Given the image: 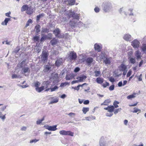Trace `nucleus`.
I'll return each instance as SVG.
<instances>
[{"mask_svg":"<svg viewBox=\"0 0 146 146\" xmlns=\"http://www.w3.org/2000/svg\"><path fill=\"white\" fill-rule=\"evenodd\" d=\"M48 54L47 50H43L42 51L41 55H40L41 59L44 63L46 62L48 60Z\"/></svg>","mask_w":146,"mask_h":146,"instance_id":"f257e3e1","label":"nucleus"},{"mask_svg":"<svg viewBox=\"0 0 146 146\" xmlns=\"http://www.w3.org/2000/svg\"><path fill=\"white\" fill-rule=\"evenodd\" d=\"M103 9L105 12H108L111 9V6L110 3L108 2H105L102 5Z\"/></svg>","mask_w":146,"mask_h":146,"instance_id":"f03ea898","label":"nucleus"},{"mask_svg":"<svg viewBox=\"0 0 146 146\" xmlns=\"http://www.w3.org/2000/svg\"><path fill=\"white\" fill-rule=\"evenodd\" d=\"M69 17H73V18L78 19L79 18L78 16L76 14L74 13V12H72L71 11H68L66 13Z\"/></svg>","mask_w":146,"mask_h":146,"instance_id":"7ed1b4c3","label":"nucleus"},{"mask_svg":"<svg viewBox=\"0 0 146 146\" xmlns=\"http://www.w3.org/2000/svg\"><path fill=\"white\" fill-rule=\"evenodd\" d=\"M49 99L51 100L50 102L49 103V104H53L56 103L58 102L59 100L58 97L56 96H50L49 98Z\"/></svg>","mask_w":146,"mask_h":146,"instance_id":"20e7f679","label":"nucleus"},{"mask_svg":"<svg viewBox=\"0 0 146 146\" xmlns=\"http://www.w3.org/2000/svg\"><path fill=\"white\" fill-rule=\"evenodd\" d=\"M57 126L54 125L52 126H49L48 125H44V127L46 129L50 131H55L57 129L56 128Z\"/></svg>","mask_w":146,"mask_h":146,"instance_id":"39448f33","label":"nucleus"},{"mask_svg":"<svg viewBox=\"0 0 146 146\" xmlns=\"http://www.w3.org/2000/svg\"><path fill=\"white\" fill-rule=\"evenodd\" d=\"M140 42L137 39L133 40L131 43V45L134 48H138L139 46Z\"/></svg>","mask_w":146,"mask_h":146,"instance_id":"423d86ee","label":"nucleus"},{"mask_svg":"<svg viewBox=\"0 0 146 146\" xmlns=\"http://www.w3.org/2000/svg\"><path fill=\"white\" fill-rule=\"evenodd\" d=\"M76 54L74 51L70 52L69 55V59L70 60H75L76 58Z\"/></svg>","mask_w":146,"mask_h":146,"instance_id":"0eeeda50","label":"nucleus"},{"mask_svg":"<svg viewBox=\"0 0 146 146\" xmlns=\"http://www.w3.org/2000/svg\"><path fill=\"white\" fill-rule=\"evenodd\" d=\"M76 79L77 80H74L72 82L71 84H72L82 82V75H81L80 76L78 77Z\"/></svg>","mask_w":146,"mask_h":146,"instance_id":"6e6552de","label":"nucleus"},{"mask_svg":"<svg viewBox=\"0 0 146 146\" xmlns=\"http://www.w3.org/2000/svg\"><path fill=\"white\" fill-rule=\"evenodd\" d=\"M93 61L94 59L92 57H89L87 58L86 59V62L87 65L89 66H91V63L93 62Z\"/></svg>","mask_w":146,"mask_h":146,"instance_id":"1a4fd4ad","label":"nucleus"},{"mask_svg":"<svg viewBox=\"0 0 146 146\" xmlns=\"http://www.w3.org/2000/svg\"><path fill=\"white\" fill-rule=\"evenodd\" d=\"M141 54V52L139 50H137L135 52V55L137 60L141 59L142 57Z\"/></svg>","mask_w":146,"mask_h":146,"instance_id":"9d476101","label":"nucleus"},{"mask_svg":"<svg viewBox=\"0 0 146 146\" xmlns=\"http://www.w3.org/2000/svg\"><path fill=\"white\" fill-rule=\"evenodd\" d=\"M88 84L86 83L83 84V88L84 89L85 92H89L90 90V88L89 86H87Z\"/></svg>","mask_w":146,"mask_h":146,"instance_id":"9b49d317","label":"nucleus"},{"mask_svg":"<svg viewBox=\"0 0 146 146\" xmlns=\"http://www.w3.org/2000/svg\"><path fill=\"white\" fill-rule=\"evenodd\" d=\"M54 34L55 35V36L58 38H60L59 36V34L60 33V30L58 28H57L55 29L53 31Z\"/></svg>","mask_w":146,"mask_h":146,"instance_id":"f8f14e48","label":"nucleus"},{"mask_svg":"<svg viewBox=\"0 0 146 146\" xmlns=\"http://www.w3.org/2000/svg\"><path fill=\"white\" fill-rule=\"evenodd\" d=\"M119 69L120 71H124L125 70L127 71V66L123 64H121L120 66Z\"/></svg>","mask_w":146,"mask_h":146,"instance_id":"ddd939ff","label":"nucleus"},{"mask_svg":"<svg viewBox=\"0 0 146 146\" xmlns=\"http://www.w3.org/2000/svg\"><path fill=\"white\" fill-rule=\"evenodd\" d=\"M103 137H101L100 141V146H106V142L104 140Z\"/></svg>","mask_w":146,"mask_h":146,"instance_id":"4468645a","label":"nucleus"},{"mask_svg":"<svg viewBox=\"0 0 146 146\" xmlns=\"http://www.w3.org/2000/svg\"><path fill=\"white\" fill-rule=\"evenodd\" d=\"M63 60L62 58H59L56 60L55 62L56 66H59L61 65L62 63Z\"/></svg>","mask_w":146,"mask_h":146,"instance_id":"2eb2a0df","label":"nucleus"},{"mask_svg":"<svg viewBox=\"0 0 146 146\" xmlns=\"http://www.w3.org/2000/svg\"><path fill=\"white\" fill-rule=\"evenodd\" d=\"M30 71L29 68L27 67H25L23 68L22 72L23 73H29Z\"/></svg>","mask_w":146,"mask_h":146,"instance_id":"dca6fc26","label":"nucleus"},{"mask_svg":"<svg viewBox=\"0 0 146 146\" xmlns=\"http://www.w3.org/2000/svg\"><path fill=\"white\" fill-rule=\"evenodd\" d=\"M75 75L73 74H70L67 75L66 77V80H70L73 78Z\"/></svg>","mask_w":146,"mask_h":146,"instance_id":"f3484780","label":"nucleus"},{"mask_svg":"<svg viewBox=\"0 0 146 146\" xmlns=\"http://www.w3.org/2000/svg\"><path fill=\"white\" fill-rule=\"evenodd\" d=\"M104 79L102 78L98 77L96 79V82L99 84H102L104 81Z\"/></svg>","mask_w":146,"mask_h":146,"instance_id":"a211bd4d","label":"nucleus"},{"mask_svg":"<svg viewBox=\"0 0 146 146\" xmlns=\"http://www.w3.org/2000/svg\"><path fill=\"white\" fill-rule=\"evenodd\" d=\"M10 20V18H6L4 21L2 22L1 24L3 25H7L8 22Z\"/></svg>","mask_w":146,"mask_h":146,"instance_id":"6ab92c4d","label":"nucleus"},{"mask_svg":"<svg viewBox=\"0 0 146 146\" xmlns=\"http://www.w3.org/2000/svg\"><path fill=\"white\" fill-rule=\"evenodd\" d=\"M33 9L32 7H29L27 11V13L28 15H31L33 13Z\"/></svg>","mask_w":146,"mask_h":146,"instance_id":"aec40b11","label":"nucleus"},{"mask_svg":"<svg viewBox=\"0 0 146 146\" xmlns=\"http://www.w3.org/2000/svg\"><path fill=\"white\" fill-rule=\"evenodd\" d=\"M111 58H105L104 60V62L106 64H109L111 63Z\"/></svg>","mask_w":146,"mask_h":146,"instance_id":"412c9836","label":"nucleus"},{"mask_svg":"<svg viewBox=\"0 0 146 146\" xmlns=\"http://www.w3.org/2000/svg\"><path fill=\"white\" fill-rule=\"evenodd\" d=\"M25 60H23L21 63H19L18 65V66L20 68H23L25 67L26 64H25Z\"/></svg>","mask_w":146,"mask_h":146,"instance_id":"4be33fe9","label":"nucleus"},{"mask_svg":"<svg viewBox=\"0 0 146 146\" xmlns=\"http://www.w3.org/2000/svg\"><path fill=\"white\" fill-rule=\"evenodd\" d=\"M49 82L48 81H44L42 84L43 86H44V89L47 88L48 87L49 85Z\"/></svg>","mask_w":146,"mask_h":146,"instance_id":"5701e85b","label":"nucleus"},{"mask_svg":"<svg viewBox=\"0 0 146 146\" xmlns=\"http://www.w3.org/2000/svg\"><path fill=\"white\" fill-rule=\"evenodd\" d=\"M58 42V40L55 38H53L52 40H51L50 43L52 45H56L57 43Z\"/></svg>","mask_w":146,"mask_h":146,"instance_id":"b1692460","label":"nucleus"},{"mask_svg":"<svg viewBox=\"0 0 146 146\" xmlns=\"http://www.w3.org/2000/svg\"><path fill=\"white\" fill-rule=\"evenodd\" d=\"M131 38V36L128 34L125 35L123 37L124 39L127 41L129 40H130Z\"/></svg>","mask_w":146,"mask_h":146,"instance_id":"393cba45","label":"nucleus"},{"mask_svg":"<svg viewBox=\"0 0 146 146\" xmlns=\"http://www.w3.org/2000/svg\"><path fill=\"white\" fill-rule=\"evenodd\" d=\"M129 60V62L131 64H133L135 62V58H133L132 57H130L128 58Z\"/></svg>","mask_w":146,"mask_h":146,"instance_id":"a878e982","label":"nucleus"},{"mask_svg":"<svg viewBox=\"0 0 146 146\" xmlns=\"http://www.w3.org/2000/svg\"><path fill=\"white\" fill-rule=\"evenodd\" d=\"M44 89V86H42L40 87L36 88L35 90L38 92H40Z\"/></svg>","mask_w":146,"mask_h":146,"instance_id":"bb28decb","label":"nucleus"},{"mask_svg":"<svg viewBox=\"0 0 146 146\" xmlns=\"http://www.w3.org/2000/svg\"><path fill=\"white\" fill-rule=\"evenodd\" d=\"M29 7L27 5H23L21 7V11H24L26 10H27Z\"/></svg>","mask_w":146,"mask_h":146,"instance_id":"cd10ccee","label":"nucleus"},{"mask_svg":"<svg viewBox=\"0 0 146 146\" xmlns=\"http://www.w3.org/2000/svg\"><path fill=\"white\" fill-rule=\"evenodd\" d=\"M94 48L95 49L98 51L99 52L100 51V47L98 44H96L94 45Z\"/></svg>","mask_w":146,"mask_h":146,"instance_id":"c85d7f7f","label":"nucleus"},{"mask_svg":"<svg viewBox=\"0 0 146 146\" xmlns=\"http://www.w3.org/2000/svg\"><path fill=\"white\" fill-rule=\"evenodd\" d=\"M137 94L136 93H134L132 95H129L127 96V98L128 99H131L132 98H134L135 97V95Z\"/></svg>","mask_w":146,"mask_h":146,"instance_id":"c756f323","label":"nucleus"},{"mask_svg":"<svg viewBox=\"0 0 146 146\" xmlns=\"http://www.w3.org/2000/svg\"><path fill=\"white\" fill-rule=\"evenodd\" d=\"M110 101L109 100H105L103 103L101 104V105H107L108 104L110 103Z\"/></svg>","mask_w":146,"mask_h":146,"instance_id":"7c9ffc66","label":"nucleus"},{"mask_svg":"<svg viewBox=\"0 0 146 146\" xmlns=\"http://www.w3.org/2000/svg\"><path fill=\"white\" fill-rule=\"evenodd\" d=\"M74 133L70 131H66L65 135H69L71 136H74Z\"/></svg>","mask_w":146,"mask_h":146,"instance_id":"2f4dec72","label":"nucleus"},{"mask_svg":"<svg viewBox=\"0 0 146 146\" xmlns=\"http://www.w3.org/2000/svg\"><path fill=\"white\" fill-rule=\"evenodd\" d=\"M6 114L3 115L2 113L0 111V118L4 121L6 118Z\"/></svg>","mask_w":146,"mask_h":146,"instance_id":"473e14b6","label":"nucleus"},{"mask_svg":"<svg viewBox=\"0 0 146 146\" xmlns=\"http://www.w3.org/2000/svg\"><path fill=\"white\" fill-rule=\"evenodd\" d=\"M94 72L95 74L94 76L96 77L100 76H101V72L100 71H95Z\"/></svg>","mask_w":146,"mask_h":146,"instance_id":"72a5a7b5","label":"nucleus"},{"mask_svg":"<svg viewBox=\"0 0 146 146\" xmlns=\"http://www.w3.org/2000/svg\"><path fill=\"white\" fill-rule=\"evenodd\" d=\"M40 26L39 25H36L35 27V29H36V32L37 33H38L40 32Z\"/></svg>","mask_w":146,"mask_h":146,"instance_id":"f704fd0d","label":"nucleus"},{"mask_svg":"<svg viewBox=\"0 0 146 146\" xmlns=\"http://www.w3.org/2000/svg\"><path fill=\"white\" fill-rule=\"evenodd\" d=\"M109 109L108 111L110 112H112L113 111L114 109V108L113 106H109Z\"/></svg>","mask_w":146,"mask_h":146,"instance_id":"c9c22d12","label":"nucleus"},{"mask_svg":"<svg viewBox=\"0 0 146 146\" xmlns=\"http://www.w3.org/2000/svg\"><path fill=\"white\" fill-rule=\"evenodd\" d=\"M89 108H83V112L85 114L87 112L89 111Z\"/></svg>","mask_w":146,"mask_h":146,"instance_id":"e433bc0d","label":"nucleus"},{"mask_svg":"<svg viewBox=\"0 0 146 146\" xmlns=\"http://www.w3.org/2000/svg\"><path fill=\"white\" fill-rule=\"evenodd\" d=\"M119 102L116 101H115L113 103V105L114 106V108H117L119 106L117 105L119 104Z\"/></svg>","mask_w":146,"mask_h":146,"instance_id":"4c0bfd02","label":"nucleus"},{"mask_svg":"<svg viewBox=\"0 0 146 146\" xmlns=\"http://www.w3.org/2000/svg\"><path fill=\"white\" fill-rule=\"evenodd\" d=\"M32 21L31 19H29L26 23V25H25V27H28L29 25V24L32 23Z\"/></svg>","mask_w":146,"mask_h":146,"instance_id":"58836bf2","label":"nucleus"},{"mask_svg":"<svg viewBox=\"0 0 146 146\" xmlns=\"http://www.w3.org/2000/svg\"><path fill=\"white\" fill-rule=\"evenodd\" d=\"M68 115L71 118L74 117L75 115L76 114L73 112H70L68 114Z\"/></svg>","mask_w":146,"mask_h":146,"instance_id":"ea45409f","label":"nucleus"},{"mask_svg":"<svg viewBox=\"0 0 146 146\" xmlns=\"http://www.w3.org/2000/svg\"><path fill=\"white\" fill-rule=\"evenodd\" d=\"M109 84L107 82H105V83H103L102 86L104 88H105L107 86H109Z\"/></svg>","mask_w":146,"mask_h":146,"instance_id":"a19ab883","label":"nucleus"},{"mask_svg":"<svg viewBox=\"0 0 146 146\" xmlns=\"http://www.w3.org/2000/svg\"><path fill=\"white\" fill-rule=\"evenodd\" d=\"M75 2V0H70L68 1L69 4L71 5H74Z\"/></svg>","mask_w":146,"mask_h":146,"instance_id":"79ce46f5","label":"nucleus"},{"mask_svg":"<svg viewBox=\"0 0 146 146\" xmlns=\"http://www.w3.org/2000/svg\"><path fill=\"white\" fill-rule=\"evenodd\" d=\"M142 50L143 52L146 51V44H143L141 47Z\"/></svg>","mask_w":146,"mask_h":146,"instance_id":"37998d69","label":"nucleus"},{"mask_svg":"<svg viewBox=\"0 0 146 146\" xmlns=\"http://www.w3.org/2000/svg\"><path fill=\"white\" fill-rule=\"evenodd\" d=\"M66 131L64 130H61L59 131V133L61 135H65Z\"/></svg>","mask_w":146,"mask_h":146,"instance_id":"c03bdc74","label":"nucleus"},{"mask_svg":"<svg viewBox=\"0 0 146 146\" xmlns=\"http://www.w3.org/2000/svg\"><path fill=\"white\" fill-rule=\"evenodd\" d=\"M134 110L133 111V113H137V112H139V113H140L141 112V110H140L137 109L136 108H134Z\"/></svg>","mask_w":146,"mask_h":146,"instance_id":"a18cd8bd","label":"nucleus"},{"mask_svg":"<svg viewBox=\"0 0 146 146\" xmlns=\"http://www.w3.org/2000/svg\"><path fill=\"white\" fill-rule=\"evenodd\" d=\"M39 37L38 36H35L33 38V39L34 41L38 42L39 40Z\"/></svg>","mask_w":146,"mask_h":146,"instance_id":"49530a36","label":"nucleus"},{"mask_svg":"<svg viewBox=\"0 0 146 146\" xmlns=\"http://www.w3.org/2000/svg\"><path fill=\"white\" fill-rule=\"evenodd\" d=\"M58 87L56 86H55L54 87L50 88L51 92H52L55 91L56 90L58 89Z\"/></svg>","mask_w":146,"mask_h":146,"instance_id":"de8ad7c7","label":"nucleus"},{"mask_svg":"<svg viewBox=\"0 0 146 146\" xmlns=\"http://www.w3.org/2000/svg\"><path fill=\"white\" fill-rule=\"evenodd\" d=\"M68 84V83L67 82L62 83L60 85V87H62L64 86H66V85H67Z\"/></svg>","mask_w":146,"mask_h":146,"instance_id":"09e8293b","label":"nucleus"},{"mask_svg":"<svg viewBox=\"0 0 146 146\" xmlns=\"http://www.w3.org/2000/svg\"><path fill=\"white\" fill-rule=\"evenodd\" d=\"M35 50L38 53L39 52L41 49V48L39 46H37L35 48Z\"/></svg>","mask_w":146,"mask_h":146,"instance_id":"8fccbe9b","label":"nucleus"},{"mask_svg":"<svg viewBox=\"0 0 146 146\" xmlns=\"http://www.w3.org/2000/svg\"><path fill=\"white\" fill-rule=\"evenodd\" d=\"M39 140V139H36L31 140L30 141V143H35L36 142H37Z\"/></svg>","mask_w":146,"mask_h":146,"instance_id":"3c124183","label":"nucleus"},{"mask_svg":"<svg viewBox=\"0 0 146 146\" xmlns=\"http://www.w3.org/2000/svg\"><path fill=\"white\" fill-rule=\"evenodd\" d=\"M35 84L36 88H38L40 86V83L38 82H35Z\"/></svg>","mask_w":146,"mask_h":146,"instance_id":"603ef678","label":"nucleus"},{"mask_svg":"<svg viewBox=\"0 0 146 146\" xmlns=\"http://www.w3.org/2000/svg\"><path fill=\"white\" fill-rule=\"evenodd\" d=\"M133 52L132 51H130L128 52V58L130 57H131V56L133 54Z\"/></svg>","mask_w":146,"mask_h":146,"instance_id":"864d4df0","label":"nucleus"},{"mask_svg":"<svg viewBox=\"0 0 146 146\" xmlns=\"http://www.w3.org/2000/svg\"><path fill=\"white\" fill-rule=\"evenodd\" d=\"M46 38V36L45 35L42 36L40 39V41L42 42L45 40Z\"/></svg>","mask_w":146,"mask_h":146,"instance_id":"5fc2aeb1","label":"nucleus"},{"mask_svg":"<svg viewBox=\"0 0 146 146\" xmlns=\"http://www.w3.org/2000/svg\"><path fill=\"white\" fill-rule=\"evenodd\" d=\"M132 73V71L131 70H129V71L128 72V73H127V77H128L129 76H130L131 75Z\"/></svg>","mask_w":146,"mask_h":146,"instance_id":"6e6d98bb","label":"nucleus"},{"mask_svg":"<svg viewBox=\"0 0 146 146\" xmlns=\"http://www.w3.org/2000/svg\"><path fill=\"white\" fill-rule=\"evenodd\" d=\"M50 68L51 67L48 65H46L45 67V70L46 71H48L50 70Z\"/></svg>","mask_w":146,"mask_h":146,"instance_id":"4d7b16f0","label":"nucleus"},{"mask_svg":"<svg viewBox=\"0 0 146 146\" xmlns=\"http://www.w3.org/2000/svg\"><path fill=\"white\" fill-rule=\"evenodd\" d=\"M121 110V108H118L116 109L114 111V113L115 114H116L118 113L119 111H120Z\"/></svg>","mask_w":146,"mask_h":146,"instance_id":"13d9d810","label":"nucleus"},{"mask_svg":"<svg viewBox=\"0 0 146 146\" xmlns=\"http://www.w3.org/2000/svg\"><path fill=\"white\" fill-rule=\"evenodd\" d=\"M42 16V14H40L39 15H37L36 16V21H39L41 17Z\"/></svg>","mask_w":146,"mask_h":146,"instance_id":"bf43d9fd","label":"nucleus"},{"mask_svg":"<svg viewBox=\"0 0 146 146\" xmlns=\"http://www.w3.org/2000/svg\"><path fill=\"white\" fill-rule=\"evenodd\" d=\"M27 129V127L25 126H22L21 129V130L22 131H26Z\"/></svg>","mask_w":146,"mask_h":146,"instance_id":"052dcab7","label":"nucleus"},{"mask_svg":"<svg viewBox=\"0 0 146 146\" xmlns=\"http://www.w3.org/2000/svg\"><path fill=\"white\" fill-rule=\"evenodd\" d=\"M82 87V85H79L77 87H75L74 88V89L75 90H78L79 89L80 87Z\"/></svg>","mask_w":146,"mask_h":146,"instance_id":"680f3d73","label":"nucleus"},{"mask_svg":"<svg viewBox=\"0 0 146 146\" xmlns=\"http://www.w3.org/2000/svg\"><path fill=\"white\" fill-rule=\"evenodd\" d=\"M109 80L111 82H113L115 81L114 78L113 77H110L109 78Z\"/></svg>","mask_w":146,"mask_h":146,"instance_id":"e2e57ef3","label":"nucleus"},{"mask_svg":"<svg viewBox=\"0 0 146 146\" xmlns=\"http://www.w3.org/2000/svg\"><path fill=\"white\" fill-rule=\"evenodd\" d=\"M114 86L113 85L111 86H110L109 87V89L110 91H112L114 89Z\"/></svg>","mask_w":146,"mask_h":146,"instance_id":"0e129e2a","label":"nucleus"},{"mask_svg":"<svg viewBox=\"0 0 146 146\" xmlns=\"http://www.w3.org/2000/svg\"><path fill=\"white\" fill-rule=\"evenodd\" d=\"M19 78V76L16 74H13L12 76V79L17 78Z\"/></svg>","mask_w":146,"mask_h":146,"instance_id":"69168bd1","label":"nucleus"},{"mask_svg":"<svg viewBox=\"0 0 146 146\" xmlns=\"http://www.w3.org/2000/svg\"><path fill=\"white\" fill-rule=\"evenodd\" d=\"M94 11L96 13L99 12L100 11V9L98 7H96L94 9Z\"/></svg>","mask_w":146,"mask_h":146,"instance_id":"338daca9","label":"nucleus"},{"mask_svg":"<svg viewBox=\"0 0 146 146\" xmlns=\"http://www.w3.org/2000/svg\"><path fill=\"white\" fill-rule=\"evenodd\" d=\"M42 122L41 119H38L36 121V123L37 125H40Z\"/></svg>","mask_w":146,"mask_h":146,"instance_id":"774afa93","label":"nucleus"}]
</instances>
